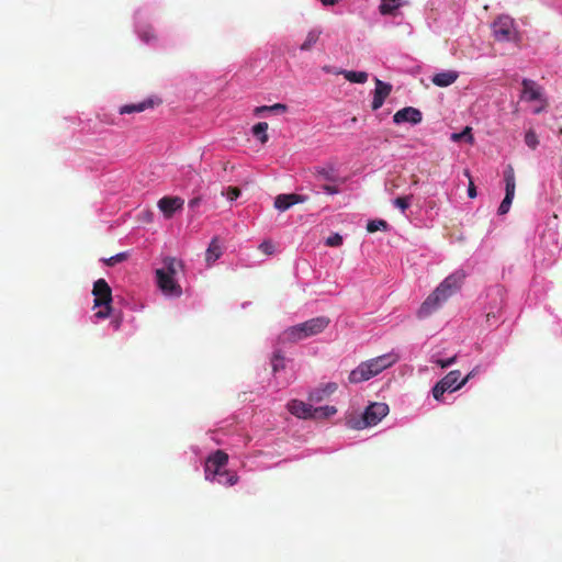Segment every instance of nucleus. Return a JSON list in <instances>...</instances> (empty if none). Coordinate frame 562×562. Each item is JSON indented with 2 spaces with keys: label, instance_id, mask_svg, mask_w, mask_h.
<instances>
[{
  "label": "nucleus",
  "instance_id": "obj_1",
  "mask_svg": "<svg viewBox=\"0 0 562 562\" xmlns=\"http://www.w3.org/2000/svg\"><path fill=\"white\" fill-rule=\"evenodd\" d=\"M464 279L463 273H452L447 277L420 305L417 316L426 318L436 312L453 293H456Z\"/></svg>",
  "mask_w": 562,
  "mask_h": 562
},
{
  "label": "nucleus",
  "instance_id": "obj_2",
  "mask_svg": "<svg viewBox=\"0 0 562 562\" xmlns=\"http://www.w3.org/2000/svg\"><path fill=\"white\" fill-rule=\"evenodd\" d=\"M397 360V355L391 352L361 362L356 369H353L350 372L348 381L352 384L368 381L371 378L381 373L383 370L393 366Z\"/></svg>",
  "mask_w": 562,
  "mask_h": 562
},
{
  "label": "nucleus",
  "instance_id": "obj_3",
  "mask_svg": "<svg viewBox=\"0 0 562 562\" xmlns=\"http://www.w3.org/2000/svg\"><path fill=\"white\" fill-rule=\"evenodd\" d=\"M330 321L326 316L311 318L304 323L286 328L279 340L282 342H297L308 337L323 333L329 325Z\"/></svg>",
  "mask_w": 562,
  "mask_h": 562
},
{
  "label": "nucleus",
  "instance_id": "obj_4",
  "mask_svg": "<svg viewBox=\"0 0 562 562\" xmlns=\"http://www.w3.org/2000/svg\"><path fill=\"white\" fill-rule=\"evenodd\" d=\"M92 294L94 295V307H100L95 312L97 318H106L112 311V290L104 279H98L93 284Z\"/></svg>",
  "mask_w": 562,
  "mask_h": 562
},
{
  "label": "nucleus",
  "instance_id": "obj_5",
  "mask_svg": "<svg viewBox=\"0 0 562 562\" xmlns=\"http://www.w3.org/2000/svg\"><path fill=\"white\" fill-rule=\"evenodd\" d=\"M493 35L498 42H516L518 41V32L515 29L514 20L508 15L497 18L493 25Z\"/></svg>",
  "mask_w": 562,
  "mask_h": 562
},
{
  "label": "nucleus",
  "instance_id": "obj_6",
  "mask_svg": "<svg viewBox=\"0 0 562 562\" xmlns=\"http://www.w3.org/2000/svg\"><path fill=\"white\" fill-rule=\"evenodd\" d=\"M228 462V456L223 450H216L211 454L204 467L205 479L210 482H215L223 473V468Z\"/></svg>",
  "mask_w": 562,
  "mask_h": 562
},
{
  "label": "nucleus",
  "instance_id": "obj_7",
  "mask_svg": "<svg viewBox=\"0 0 562 562\" xmlns=\"http://www.w3.org/2000/svg\"><path fill=\"white\" fill-rule=\"evenodd\" d=\"M504 181H505V198L503 199L499 207H498V214L504 215L507 214L512 202L515 196L516 191V177H515V170L512 165H508L504 170Z\"/></svg>",
  "mask_w": 562,
  "mask_h": 562
},
{
  "label": "nucleus",
  "instance_id": "obj_8",
  "mask_svg": "<svg viewBox=\"0 0 562 562\" xmlns=\"http://www.w3.org/2000/svg\"><path fill=\"white\" fill-rule=\"evenodd\" d=\"M157 284L165 295L180 296L182 293L181 286L170 273L165 269L156 270Z\"/></svg>",
  "mask_w": 562,
  "mask_h": 562
},
{
  "label": "nucleus",
  "instance_id": "obj_9",
  "mask_svg": "<svg viewBox=\"0 0 562 562\" xmlns=\"http://www.w3.org/2000/svg\"><path fill=\"white\" fill-rule=\"evenodd\" d=\"M387 414L389 406L385 403H373L366 408L363 423L366 426L376 425Z\"/></svg>",
  "mask_w": 562,
  "mask_h": 562
},
{
  "label": "nucleus",
  "instance_id": "obj_10",
  "mask_svg": "<svg viewBox=\"0 0 562 562\" xmlns=\"http://www.w3.org/2000/svg\"><path fill=\"white\" fill-rule=\"evenodd\" d=\"M422 120H423L422 112L418 109L413 108V106L403 108V109L398 110L393 116V121L396 124L407 122V123L415 125V124H419L422 122Z\"/></svg>",
  "mask_w": 562,
  "mask_h": 562
},
{
  "label": "nucleus",
  "instance_id": "obj_11",
  "mask_svg": "<svg viewBox=\"0 0 562 562\" xmlns=\"http://www.w3.org/2000/svg\"><path fill=\"white\" fill-rule=\"evenodd\" d=\"M374 83L375 89L373 100L371 103V108L373 111L379 110L383 105L385 99L390 95L392 91V86L387 82L380 80L379 78L374 79Z\"/></svg>",
  "mask_w": 562,
  "mask_h": 562
},
{
  "label": "nucleus",
  "instance_id": "obj_12",
  "mask_svg": "<svg viewBox=\"0 0 562 562\" xmlns=\"http://www.w3.org/2000/svg\"><path fill=\"white\" fill-rule=\"evenodd\" d=\"M183 204L184 200L180 196H164L158 201V207L167 218H170L178 210H181Z\"/></svg>",
  "mask_w": 562,
  "mask_h": 562
},
{
  "label": "nucleus",
  "instance_id": "obj_13",
  "mask_svg": "<svg viewBox=\"0 0 562 562\" xmlns=\"http://www.w3.org/2000/svg\"><path fill=\"white\" fill-rule=\"evenodd\" d=\"M308 200L306 195L290 193L279 194L274 199V207L281 212L286 211L294 204L304 203Z\"/></svg>",
  "mask_w": 562,
  "mask_h": 562
},
{
  "label": "nucleus",
  "instance_id": "obj_14",
  "mask_svg": "<svg viewBox=\"0 0 562 562\" xmlns=\"http://www.w3.org/2000/svg\"><path fill=\"white\" fill-rule=\"evenodd\" d=\"M288 409L290 413L299 418H314V409L312 405L299 401V400H292L288 403Z\"/></svg>",
  "mask_w": 562,
  "mask_h": 562
},
{
  "label": "nucleus",
  "instance_id": "obj_15",
  "mask_svg": "<svg viewBox=\"0 0 562 562\" xmlns=\"http://www.w3.org/2000/svg\"><path fill=\"white\" fill-rule=\"evenodd\" d=\"M337 387H338L337 383H335V382L326 383L324 386L313 390L310 393L308 398L312 402H316V403L322 402L326 397L331 395L334 392H336Z\"/></svg>",
  "mask_w": 562,
  "mask_h": 562
},
{
  "label": "nucleus",
  "instance_id": "obj_16",
  "mask_svg": "<svg viewBox=\"0 0 562 562\" xmlns=\"http://www.w3.org/2000/svg\"><path fill=\"white\" fill-rule=\"evenodd\" d=\"M521 98L527 101L540 100V98H541L540 88L537 86V83L533 80H530V79L522 80Z\"/></svg>",
  "mask_w": 562,
  "mask_h": 562
},
{
  "label": "nucleus",
  "instance_id": "obj_17",
  "mask_svg": "<svg viewBox=\"0 0 562 562\" xmlns=\"http://www.w3.org/2000/svg\"><path fill=\"white\" fill-rule=\"evenodd\" d=\"M459 75L457 71H452V70H449V71H442V72H439V74H436L431 81L435 86H438V87H448L452 83L456 82V80L458 79Z\"/></svg>",
  "mask_w": 562,
  "mask_h": 562
},
{
  "label": "nucleus",
  "instance_id": "obj_18",
  "mask_svg": "<svg viewBox=\"0 0 562 562\" xmlns=\"http://www.w3.org/2000/svg\"><path fill=\"white\" fill-rule=\"evenodd\" d=\"M461 372L459 370H452L447 375H445L440 381L442 385L446 386L450 392L457 391L463 384H460Z\"/></svg>",
  "mask_w": 562,
  "mask_h": 562
},
{
  "label": "nucleus",
  "instance_id": "obj_19",
  "mask_svg": "<svg viewBox=\"0 0 562 562\" xmlns=\"http://www.w3.org/2000/svg\"><path fill=\"white\" fill-rule=\"evenodd\" d=\"M222 255V248L218 244V239L217 237H214L207 249H206V254H205V260L209 265L215 262Z\"/></svg>",
  "mask_w": 562,
  "mask_h": 562
},
{
  "label": "nucleus",
  "instance_id": "obj_20",
  "mask_svg": "<svg viewBox=\"0 0 562 562\" xmlns=\"http://www.w3.org/2000/svg\"><path fill=\"white\" fill-rule=\"evenodd\" d=\"M153 106V101L147 100L139 103H133V104H125L120 108L121 114H132V113H139L145 111L148 108Z\"/></svg>",
  "mask_w": 562,
  "mask_h": 562
},
{
  "label": "nucleus",
  "instance_id": "obj_21",
  "mask_svg": "<svg viewBox=\"0 0 562 562\" xmlns=\"http://www.w3.org/2000/svg\"><path fill=\"white\" fill-rule=\"evenodd\" d=\"M322 34L321 30L314 29L307 33L305 41L301 44L300 49L304 52L311 50L314 45L318 42Z\"/></svg>",
  "mask_w": 562,
  "mask_h": 562
},
{
  "label": "nucleus",
  "instance_id": "obj_22",
  "mask_svg": "<svg viewBox=\"0 0 562 562\" xmlns=\"http://www.w3.org/2000/svg\"><path fill=\"white\" fill-rule=\"evenodd\" d=\"M341 74L346 80L353 83H364L369 77L368 72L366 71L344 70Z\"/></svg>",
  "mask_w": 562,
  "mask_h": 562
},
{
  "label": "nucleus",
  "instance_id": "obj_23",
  "mask_svg": "<svg viewBox=\"0 0 562 562\" xmlns=\"http://www.w3.org/2000/svg\"><path fill=\"white\" fill-rule=\"evenodd\" d=\"M268 127L269 126L267 122H259L252 126V134L260 140L261 144H266L268 142Z\"/></svg>",
  "mask_w": 562,
  "mask_h": 562
},
{
  "label": "nucleus",
  "instance_id": "obj_24",
  "mask_svg": "<svg viewBox=\"0 0 562 562\" xmlns=\"http://www.w3.org/2000/svg\"><path fill=\"white\" fill-rule=\"evenodd\" d=\"M401 7L400 0H381L379 11L383 15L393 14Z\"/></svg>",
  "mask_w": 562,
  "mask_h": 562
},
{
  "label": "nucleus",
  "instance_id": "obj_25",
  "mask_svg": "<svg viewBox=\"0 0 562 562\" xmlns=\"http://www.w3.org/2000/svg\"><path fill=\"white\" fill-rule=\"evenodd\" d=\"M285 361L286 359L281 350H276L271 358L272 371L276 373L283 370L285 368Z\"/></svg>",
  "mask_w": 562,
  "mask_h": 562
},
{
  "label": "nucleus",
  "instance_id": "obj_26",
  "mask_svg": "<svg viewBox=\"0 0 562 562\" xmlns=\"http://www.w3.org/2000/svg\"><path fill=\"white\" fill-rule=\"evenodd\" d=\"M216 482L222 485L233 486L238 482V475L234 472L224 470L222 475L217 477Z\"/></svg>",
  "mask_w": 562,
  "mask_h": 562
},
{
  "label": "nucleus",
  "instance_id": "obj_27",
  "mask_svg": "<svg viewBox=\"0 0 562 562\" xmlns=\"http://www.w3.org/2000/svg\"><path fill=\"white\" fill-rule=\"evenodd\" d=\"M314 412H315L314 419H322V418H327L329 416L335 415L337 413V409L335 406L326 405V406L315 407Z\"/></svg>",
  "mask_w": 562,
  "mask_h": 562
},
{
  "label": "nucleus",
  "instance_id": "obj_28",
  "mask_svg": "<svg viewBox=\"0 0 562 562\" xmlns=\"http://www.w3.org/2000/svg\"><path fill=\"white\" fill-rule=\"evenodd\" d=\"M285 111L286 105L282 103H276L273 105H262L255 109L256 114H260L262 112L283 113Z\"/></svg>",
  "mask_w": 562,
  "mask_h": 562
},
{
  "label": "nucleus",
  "instance_id": "obj_29",
  "mask_svg": "<svg viewBox=\"0 0 562 562\" xmlns=\"http://www.w3.org/2000/svg\"><path fill=\"white\" fill-rule=\"evenodd\" d=\"M453 142L465 140L467 143H473L472 128L467 126L461 133H453L451 135Z\"/></svg>",
  "mask_w": 562,
  "mask_h": 562
},
{
  "label": "nucleus",
  "instance_id": "obj_30",
  "mask_svg": "<svg viewBox=\"0 0 562 562\" xmlns=\"http://www.w3.org/2000/svg\"><path fill=\"white\" fill-rule=\"evenodd\" d=\"M164 265H165V268H164L165 271L167 273H170L172 277H175V274L177 273V267L181 266V263L176 258H172V257L165 258Z\"/></svg>",
  "mask_w": 562,
  "mask_h": 562
},
{
  "label": "nucleus",
  "instance_id": "obj_31",
  "mask_svg": "<svg viewBox=\"0 0 562 562\" xmlns=\"http://www.w3.org/2000/svg\"><path fill=\"white\" fill-rule=\"evenodd\" d=\"M525 143L531 149H536L537 148V146L539 145V139H538V136H537V134H536V132L533 130H529V131L526 132V134H525Z\"/></svg>",
  "mask_w": 562,
  "mask_h": 562
},
{
  "label": "nucleus",
  "instance_id": "obj_32",
  "mask_svg": "<svg viewBox=\"0 0 562 562\" xmlns=\"http://www.w3.org/2000/svg\"><path fill=\"white\" fill-rule=\"evenodd\" d=\"M314 175L318 178H322V179H325L328 181L335 180L334 170L331 168L327 169V168L317 167L314 170Z\"/></svg>",
  "mask_w": 562,
  "mask_h": 562
},
{
  "label": "nucleus",
  "instance_id": "obj_33",
  "mask_svg": "<svg viewBox=\"0 0 562 562\" xmlns=\"http://www.w3.org/2000/svg\"><path fill=\"white\" fill-rule=\"evenodd\" d=\"M386 228H387V223L384 220L370 221L367 225V231L369 233H375L379 229L385 231Z\"/></svg>",
  "mask_w": 562,
  "mask_h": 562
},
{
  "label": "nucleus",
  "instance_id": "obj_34",
  "mask_svg": "<svg viewBox=\"0 0 562 562\" xmlns=\"http://www.w3.org/2000/svg\"><path fill=\"white\" fill-rule=\"evenodd\" d=\"M411 199L412 195L398 196L393 201V204L404 213L409 206Z\"/></svg>",
  "mask_w": 562,
  "mask_h": 562
},
{
  "label": "nucleus",
  "instance_id": "obj_35",
  "mask_svg": "<svg viewBox=\"0 0 562 562\" xmlns=\"http://www.w3.org/2000/svg\"><path fill=\"white\" fill-rule=\"evenodd\" d=\"M127 258H128L127 252H120V254H116L115 256L110 257L109 259H105L104 263L109 267H113L116 263L126 260Z\"/></svg>",
  "mask_w": 562,
  "mask_h": 562
},
{
  "label": "nucleus",
  "instance_id": "obj_36",
  "mask_svg": "<svg viewBox=\"0 0 562 562\" xmlns=\"http://www.w3.org/2000/svg\"><path fill=\"white\" fill-rule=\"evenodd\" d=\"M447 391H449V390H448V389H446V386H445V385H442V382H441V381H439V382H437V383H436V385L432 387V395H434V397H435L437 401H439V400L442 397V395H443Z\"/></svg>",
  "mask_w": 562,
  "mask_h": 562
},
{
  "label": "nucleus",
  "instance_id": "obj_37",
  "mask_svg": "<svg viewBox=\"0 0 562 562\" xmlns=\"http://www.w3.org/2000/svg\"><path fill=\"white\" fill-rule=\"evenodd\" d=\"M325 244L328 247H338L342 244V237L338 233L333 234L326 239Z\"/></svg>",
  "mask_w": 562,
  "mask_h": 562
},
{
  "label": "nucleus",
  "instance_id": "obj_38",
  "mask_svg": "<svg viewBox=\"0 0 562 562\" xmlns=\"http://www.w3.org/2000/svg\"><path fill=\"white\" fill-rule=\"evenodd\" d=\"M259 250L268 256L274 252V245L270 240H263L259 245Z\"/></svg>",
  "mask_w": 562,
  "mask_h": 562
},
{
  "label": "nucleus",
  "instance_id": "obj_39",
  "mask_svg": "<svg viewBox=\"0 0 562 562\" xmlns=\"http://www.w3.org/2000/svg\"><path fill=\"white\" fill-rule=\"evenodd\" d=\"M464 175L469 178L468 195H469V198L474 199L477 193H476V188L474 186L472 177L470 175V171L465 170Z\"/></svg>",
  "mask_w": 562,
  "mask_h": 562
},
{
  "label": "nucleus",
  "instance_id": "obj_40",
  "mask_svg": "<svg viewBox=\"0 0 562 562\" xmlns=\"http://www.w3.org/2000/svg\"><path fill=\"white\" fill-rule=\"evenodd\" d=\"M240 195V190L237 187H228L226 190V196L228 200L234 201Z\"/></svg>",
  "mask_w": 562,
  "mask_h": 562
},
{
  "label": "nucleus",
  "instance_id": "obj_41",
  "mask_svg": "<svg viewBox=\"0 0 562 562\" xmlns=\"http://www.w3.org/2000/svg\"><path fill=\"white\" fill-rule=\"evenodd\" d=\"M457 360V356H453L451 358H448V359H438L436 360V363L440 367V368H448L450 367L451 364H453Z\"/></svg>",
  "mask_w": 562,
  "mask_h": 562
},
{
  "label": "nucleus",
  "instance_id": "obj_42",
  "mask_svg": "<svg viewBox=\"0 0 562 562\" xmlns=\"http://www.w3.org/2000/svg\"><path fill=\"white\" fill-rule=\"evenodd\" d=\"M323 190L328 194H337L339 192L337 187L329 184H324Z\"/></svg>",
  "mask_w": 562,
  "mask_h": 562
},
{
  "label": "nucleus",
  "instance_id": "obj_43",
  "mask_svg": "<svg viewBox=\"0 0 562 562\" xmlns=\"http://www.w3.org/2000/svg\"><path fill=\"white\" fill-rule=\"evenodd\" d=\"M200 203H201V198H199V196L198 198H193V199H191L189 201V206L191 209H195V207H198L200 205Z\"/></svg>",
  "mask_w": 562,
  "mask_h": 562
},
{
  "label": "nucleus",
  "instance_id": "obj_44",
  "mask_svg": "<svg viewBox=\"0 0 562 562\" xmlns=\"http://www.w3.org/2000/svg\"><path fill=\"white\" fill-rule=\"evenodd\" d=\"M324 5H334L338 0H319Z\"/></svg>",
  "mask_w": 562,
  "mask_h": 562
},
{
  "label": "nucleus",
  "instance_id": "obj_45",
  "mask_svg": "<svg viewBox=\"0 0 562 562\" xmlns=\"http://www.w3.org/2000/svg\"><path fill=\"white\" fill-rule=\"evenodd\" d=\"M473 373L470 372L468 375H465L461 381H460V384H465L471 378H472Z\"/></svg>",
  "mask_w": 562,
  "mask_h": 562
},
{
  "label": "nucleus",
  "instance_id": "obj_46",
  "mask_svg": "<svg viewBox=\"0 0 562 562\" xmlns=\"http://www.w3.org/2000/svg\"><path fill=\"white\" fill-rule=\"evenodd\" d=\"M398 188V186L395 183V182H392L391 183V187L387 188V190L390 191V193H393L394 192V189Z\"/></svg>",
  "mask_w": 562,
  "mask_h": 562
},
{
  "label": "nucleus",
  "instance_id": "obj_47",
  "mask_svg": "<svg viewBox=\"0 0 562 562\" xmlns=\"http://www.w3.org/2000/svg\"><path fill=\"white\" fill-rule=\"evenodd\" d=\"M418 183V178L416 176H413V184H417Z\"/></svg>",
  "mask_w": 562,
  "mask_h": 562
},
{
  "label": "nucleus",
  "instance_id": "obj_48",
  "mask_svg": "<svg viewBox=\"0 0 562 562\" xmlns=\"http://www.w3.org/2000/svg\"><path fill=\"white\" fill-rule=\"evenodd\" d=\"M228 165H229L228 162H224V164H223V169H224V170H227V169H228Z\"/></svg>",
  "mask_w": 562,
  "mask_h": 562
},
{
  "label": "nucleus",
  "instance_id": "obj_49",
  "mask_svg": "<svg viewBox=\"0 0 562 562\" xmlns=\"http://www.w3.org/2000/svg\"><path fill=\"white\" fill-rule=\"evenodd\" d=\"M559 133L562 135V127L560 128Z\"/></svg>",
  "mask_w": 562,
  "mask_h": 562
}]
</instances>
